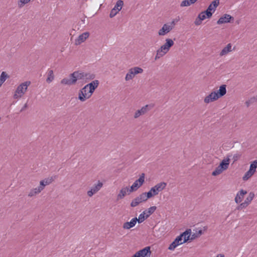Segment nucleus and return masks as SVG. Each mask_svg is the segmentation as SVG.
Returning a JSON list of instances; mask_svg holds the SVG:
<instances>
[{"label": "nucleus", "instance_id": "1", "mask_svg": "<svg viewBox=\"0 0 257 257\" xmlns=\"http://www.w3.org/2000/svg\"><path fill=\"white\" fill-rule=\"evenodd\" d=\"M99 82L95 80L85 85L78 92V99L81 102H84L89 99L92 95L95 90L98 87Z\"/></svg>", "mask_w": 257, "mask_h": 257}, {"label": "nucleus", "instance_id": "2", "mask_svg": "<svg viewBox=\"0 0 257 257\" xmlns=\"http://www.w3.org/2000/svg\"><path fill=\"white\" fill-rule=\"evenodd\" d=\"M226 93V85H222L217 90L212 91L209 94L205 96L203 99L204 103L208 104L217 100L225 95Z\"/></svg>", "mask_w": 257, "mask_h": 257}, {"label": "nucleus", "instance_id": "3", "mask_svg": "<svg viewBox=\"0 0 257 257\" xmlns=\"http://www.w3.org/2000/svg\"><path fill=\"white\" fill-rule=\"evenodd\" d=\"M191 233V229H188L178 236L170 244L168 247V249L170 250H174L177 246L189 240Z\"/></svg>", "mask_w": 257, "mask_h": 257}, {"label": "nucleus", "instance_id": "4", "mask_svg": "<svg viewBox=\"0 0 257 257\" xmlns=\"http://www.w3.org/2000/svg\"><path fill=\"white\" fill-rule=\"evenodd\" d=\"M174 44V42L172 39H166L165 43L157 50L155 59L157 60L165 56L170 51V48Z\"/></svg>", "mask_w": 257, "mask_h": 257}, {"label": "nucleus", "instance_id": "5", "mask_svg": "<svg viewBox=\"0 0 257 257\" xmlns=\"http://www.w3.org/2000/svg\"><path fill=\"white\" fill-rule=\"evenodd\" d=\"M167 186V183L164 182H161L156 184L151 188L148 192H144L148 200L155 196L158 195L160 192L164 190Z\"/></svg>", "mask_w": 257, "mask_h": 257}, {"label": "nucleus", "instance_id": "6", "mask_svg": "<svg viewBox=\"0 0 257 257\" xmlns=\"http://www.w3.org/2000/svg\"><path fill=\"white\" fill-rule=\"evenodd\" d=\"M30 84L31 82L30 81H27L18 85L15 91L14 98L18 99L23 97L27 92L28 87Z\"/></svg>", "mask_w": 257, "mask_h": 257}, {"label": "nucleus", "instance_id": "7", "mask_svg": "<svg viewBox=\"0 0 257 257\" xmlns=\"http://www.w3.org/2000/svg\"><path fill=\"white\" fill-rule=\"evenodd\" d=\"M230 163V159L226 158L222 160L218 167L212 172V175L214 176H218L222 172L226 171L229 167Z\"/></svg>", "mask_w": 257, "mask_h": 257}, {"label": "nucleus", "instance_id": "8", "mask_svg": "<svg viewBox=\"0 0 257 257\" xmlns=\"http://www.w3.org/2000/svg\"><path fill=\"white\" fill-rule=\"evenodd\" d=\"M143 69L140 67H134L128 69L125 77V80L126 81L133 80L136 75L139 74H142L143 72Z\"/></svg>", "mask_w": 257, "mask_h": 257}, {"label": "nucleus", "instance_id": "9", "mask_svg": "<svg viewBox=\"0 0 257 257\" xmlns=\"http://www.w3.org/2000/svg\"><path fill=\"white\" fill-rule=\"evenodd\" d=\"M157 209L156 206H151L148 209L144 211L139 216V223H142L152 215Z\"/></svg>", "mask_w": 257, "mask_h": 257}, {"label": "nucleus", "instance_id": "10", "mask_svg": "<svg viewBox=\"0 0 257 257\" xmlns=\"http://www.w3.org/2000/svg\"><path fill=\"white\" fill-rule=\"evenodd\" d=\"M147 200L148 199L144 192H143L132 200L131 203V206L132 207H135L142 202H146Z\"/></svg>", "mask_w": 257, "mask_h": 257}, {"label": "nucleus", "instance_id": "11", "mask_svg": "<svg viewBox=\"0 0 257 257\" xmlns=\"http://www.w3.org/2000/svg\"><path fill=\"white\" fill-rule=\"evenodd\" d=\"M257 168V160L254 161L251 164L249 170L245 173L242 177L244 181L247 180L250 178L255 172L256 168Z\"/></svg>", "mask_w": 257, "mask_h": 257}, {"label": "nucleus", "instance_id": "12", "mask_svg": "<svg viewBox=\"0 0 257 257\" xmlns=\"http://www.w3.org/2000/svg\"><path fill=\"white\" fill-rule=\"evenodd\" d=\"M145 181V174H142L139 178L136 180L135 182L130 187V190L132 192L137 191L142 185Z\"/></svg>", "mask_w": 257, "mask_h": 257}, {"label": "nucleus", "instance_id": "13", "mask_svg": "<svg viewBox=\"0 0 257 257\" xmlns=\"http://www.w3.org/2000/svg\"><path fill=\"white\" fill-rule=\"evenodd\" d=\"M153 107L152 104H147L143 106L141 109L137 110L134 113V117L138 118L140 116L144 115Z\"/></svg>", "mask_w": 257, "mask_h": 257}, {"label": "nucleus", "instance_id": "14", "mask_svg": "<svg viewBox=\"0 0 257 257\" xmlns=\"http://www.w3.org/2000/svg\"><path fill=\"white\" fill-rule=\"evenodd\" d=\"M151 254V247L150 246H146L136 252L132 257H150Z\"/></svg>", "mask_w": 257, "mask_h": 257}, {"label": "nucleus", "instance_id": "15", "mask_svg": "<svg viewBox=\"0 0 257 257\" xmlns=\"http://www.w3.org/2000/svg\"><path fill=\"white\" fill-rule=\"evenodd\" d=\"M103 186V183L100 181H98L87 192V194L89 197H92L93 195L98 192Z\"/></svg>", "mask_w": 257, "mask_h": 257}, {"label": "nucleus", "instance_id": "16", "mask_svg": "<svg viewBox=\"0 0 257 257\" xmlns=\"http://www.w3.org/2000/svg\"><path fill=\"white\" fill-rule=\"evenodd\" d=\"M132 191L130 190L129 186H123L122 187L119 191L118 192L117 196L116 199L117 200H119L121 199H123L125 196H126L127 195H129L132 193Z\"/></svg>", "mask_w": 257, "mask_h": 257}, {"label": "nucleus", "instance_id": "17", "mask_svg": "<svg viewBox=\"0 0 257 257\" xmlns=\"http://www.w3.org/2000/svg\"><path fill=\"white\" fill-rule=\"evenodd\" d=\"M123 5V2L121 0L117 1L114 8L111 10L109 16L110 18L114 17L121 10Z\"/></svg>", "mask_w": 257, "mask_h": 257}, {"label": "nucleus", "instance_id": "18", "mask_svg": "<svg viewBox=\"0 0 257 257\" xmlns=\"http://www.w3.org/2000/svg\"><path fill=\"white\" fill-rule=\"evenodd\" d=\"M254 197V194L253 192H250L248 196L245 198L243 202L241 203L238 207V209H242L246 208L249 204L251 203Z\"/></svg>", "mask_w": 257, "mask_h": 257}, {"label": "nucleus", "instance_id": "19", "mask_svg": "<svg viewBox=\"0 0 257 257\" xmlns=\"http://www.w3.org/2000/svg\"><path fill=\"white\" fill-rule=\"evenodd\" d=\"M172 30V26H170L168 23H166L158 31V34L159 36H164L170 32Z\"/></svg>", "mask_w": 257, "mask_h": 257}, {"label": "nucleus", "instance_id": "20", "mask_svg": "<svg viewBox=\"0 0 257 257\" xmlns=\"http://www.w3.org/2000/svg\"><path fill=\"white\" fill-rule=\"evenodd\" d=\"M84 72L79 71H75L73 73H72V74H71L70 76L71 77H72L73 80H74V83L75 84L78 80H84Z\"/></svg>", "mask_w": 257, "mask_h": 257}, {"label": "nucleus", "instance_id": "21", "mask_svg": "<svg viewBox=\"0 0 257 257\" xmlns=\"http://www.w3.org/2000/svg\"><path fill=\"white\" fill-rule=\"evenodd\" d=\"M139 222V219L137 217L132 218L130 221L125 222L123 224L122 227L124 229H130L134 227L137 222Z\"/></svg>", "mask_w": 257, "mask_h": 257}, {"label": "nucleus", "instance_id": "22", "mask_svg": "<svg viewBox=\"0 0 257 257\" xmlns=\"http://www.w3.org/2000/svg\"><path fill=\"white\" fill-rule=\"evenodd\" d=\"M89 36L88 32H85L80 35L75 41V45H78L84 42L88 38Z\"/></svg>", "mask_w": 257, "mask_h": 257}, {"label": "nucleus", "instance_id": "23", "mask_svg": "<svg viewBox=\"0 0 257 257\" xmlns=\"http://www.w3.org/2000/svg\"><path fill=\"white\" fill-rule=\"evenodd\" d=\"M232 19V17L228 14H225L221 17L217 22V24L218 25L227 23L230 22V20Z\"/></svg>", "mask_w": 257, "mask_h": 257}, {"label": "nucleus", "instance_id": "24", "mask_svg": "<svg viewBox=\"0 0 257 257\" xmlns=\"http://www.w3.org/2000/svg\"><path fill=\"white\" fill-rule=\"evenodd\" d=\"M219 4V0H214L211 4L208 6L206 11L211 13V15L215 12L216 9Z\"/></svg>", "mask_w": 257, "mask_h": 257}, {"label": "nucleus", "instance_id": "25", "mask_svg": "<svg viewBox=\"0 0 257 257\" xmlns=\"http://www.w3.org/2000/svg\"><path fill=\"white\" fill-rule=\"evenodd\" d=\"M233 50V49L232 48V44L231 43H228L221 50L219 53V55L221 57L225 56L229 53L232 52Z\"/></svg>", "mask_w": 257, "mask_h": 257}, {"label": "nucleus", "instance_id": "26", "mask_svg": "<svg viewBox=\"0 0 257 257\" xmlns=\"http://www.w3.org/2000/svg\"><path fill=\"white\" fill-rule=\"evenodd\" d=\"M246 194L247 192L246 191L241 190L237 193L235 197V202L236 203H241L244 198V195Z\"/></svg>", "mask_w": 257, "mask_h": 257}, {"label": "nucleus", "instance_id": "27", "mask_svg": "<svg viewBox=\"0 0 257 257\" xmlns=\"http://www.w3.org/2000/svg\"><path fill=\"white\" fill-rule=\"evenodd\" d=\"M53 181V177L45 178L40 182V186L43 190L46 186L50 184Z\"/></svg>", "mask_w": 257, "mask_h": 257}, {"label": "nucleus", "instance_id": "28", "mask_svg": "<svg viewBox=\"0 0 257 257\" xmlns=\"http://www.w3.org/2000/svg\"><path fill=\"white\" fill-rule=\"evenodd\" d=\"M42 190H43V189L39 185V186H38L37 187L32 189L29 192L28 196L30 197L35 196L39 194L40 193H41V192Z\"/></svg>", "mask_w": 257, "mask_h": 257}, {"label": "nucleus", "instance_id": "29", "mask_svg": "<svg viewBox=\"0 0 257 257\" xmlns=\"http://www.w3.org/2000/svg\"><path fill=\"white\" fill-rule=\"evenodd\" d=\"M211 13L210 12H208L207 11H205L201 12L199 14L198 16V19H200L202 21L208 18H210L212 17Z\"/></svg>", "mask_w": 257, "mask_h": 257}, {"label": "nucleus", "instance_id": "30", "mask_svg": "<svg viewBox=\"0 0 257 257\" xmlns=\"http://www.w3.org/2000/svg\"><path fill=\"white\" fill-rule=\"evenodd\" d=\"M61 83L63 85H72L75 84L72 77L70 76V78H65L61 80Z\"/></svg>", "mask_w": 257, "mask_h": 257}, {"label": "nucleus", "instance_id": "31", "mask_svg": "<svg viewBox=\"0 0 257 257\" xmlns=\"http://www.w3.org/2000/svg\"><path fill=\"white\" fill-rule=\"evenodd\" d=\"M10 77V76L8 74L3 71L2 72L0 75V87L2 86L3 84L5 82V81Z\"/></svg>", "mask_w": 257, "mask_h": 257}, {"label": "nucleus", "instance_id": "32", "mask_svg": "<svg viewBox=\"0 0 257 257\" xmlns=\"http://www.w3.org/2000/svg\"><path fill=\"white\" fill-rule=\"evenodd\" d=\"M198 0H184L180 4L181 7H188L195 4Z\"/></svg>", "mask_w": 257, "mask_h": 257}, {"label": "nucleus", "instance_id": "33", "mask_svg": "<svg viewBox=\"0 0 257 257\" xmlns=\"http://www.w3.org/2000/svg\"><path fill=\"white\" fill-rule=\"evenodd\" d=\"M47 74H48V77L46 79V81L48 83H50L53 80L54 78L53 70H48V71L47 72Z\"/></svg>", "mask_w": 257, "mask_h": 257}, {"label": "nucleus", "instance_id": "34", "mask_svg": "<svg viewBox=\"0 0 257 257\" xmlns=\"http://www.w3.org/2000/svg\"><path fill=\"white\" fill-rule=\"evenodd\" d=\"M95 77V75L92 73H84V79L85 81L93 80Z\"/></svg>", "mask_w": 257, "mask_h": 257}, {"label": "nucleus", "instance_id": "35", "mask_svg": "<svg viewBox=\"0 0 257 257\" xmlns=\"http://www.w3.org/2000/svg\"><path fill=\"white\" fill-rule=\"evenodd\" d=\"M31 0H19L18 6L19 8L24 7L26 5L29 4Z\"/></svg>", "mask_w": 257, "mask_h": 257}, {"label": "nucleus", "instance_id": "36", "mask_svg": "<svg viewBox=\"0 0 257 257\" xmlns=\"http://www.w3.org/2000/svg\"><path fill=\"white\" fill-rule=\"evenodd\" d=\"M179 21V18H176L175 19H173L170 23H167L169 25H170V26H172V29H173L175 27V26L178 23V22Z\"/></svg>", "mask_w": 257, "mask_h": 257}, {"label": "nucleus", "instance_id": "37", "mask_svg": "<svg viewBox=\"0 0 257 257\" xmlns=\"http://www.w3.org/2000/svg\"><path fill=\"white\" fill-rule=\"evenodd\" d=\"M202 21L200 20V19H198V18L196 19V20L195 21V24L197 26L198 25H200L201 24V22Z\"/></svg>", "mask_w": 257, "mask_h": 257}, {"label": "nucleus", "instance_id": "38", "mask_svg": "<svg viewBox=\"0 0 257 257\" xmlns=\"http://www.w3.org/2000/svg\"><path fill=\"white\" fill-rule=\"evenodd\" d=\"M216 257H224V255L222 253L218 254Z\"/></svg>", "mask_w": 257, "mask_h": 257}, {"label": "nucleus", "instance_id": "39", "mask_svg": "<svg viewBox=\"0 0 257 257\" xmlns=\"http://www.w3.org/2000/svg\"><path fill=\"white\" fill-rule=\"evenodd\" d=\"M199 234H201V233H202V231H201V230H200V231H199Z\"/></svg>", "mask_w": 257, "mask_h": 257}]
</instances>
